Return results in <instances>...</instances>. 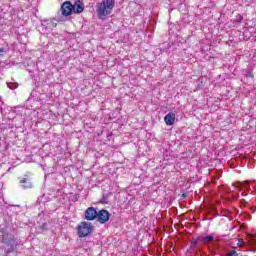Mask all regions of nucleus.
Wrapping results in <instances>:
<instances>
[{"instance_id": "nucleus-4", "label": "nucleus", "mask_w": 256, "mask_h": 256, "mask_svg": "<svg viewBox=\"0 0 256 256\" xmlns=\"http://www.w3.org/2000/svg\"><path fill=\"white\" fill-rule=\"evenodd\" d=\"M62 17H70L73 14V4L69 1L64 2L60 8Z\"/></svg>"}, {"instance_id": "nucleus-6", "label": "nucleus", "mask_w": 256, "mask_h": 256, "mask_svg": "<svg viewBox=\"0 0 256 256\" xmlns=\"http://www.w3.org/2000/svg\"><path fill=\"white\" fill-rule=\"evenodd\" d=\"M97 213H98L97 209H95L93 207H89L85 211L84 219H86V221H93V220L97 219Z\"/></svg>"}, {"instance_id": "nucleus-13", "label": "nucleus", "mask_w": 256, "mask_h": 256, "mask_svg": "<svg viewBox=\"0 0 256 256\" xmlns=\"http://www.w3.org/2000/svg\"><path fill=\"white\" fill-rule=\"evenodd\" d=\"M236 21H237L238 23H241V21H243V16L239 15V16L237 17Z\"/></svg>"}, {"instance_id": "nucleus-8", "label": "nucleus", "mask_w": 256, "mask_h": 256, "mask_svg": "<svg viewBox=\"0 0 256 256\" xmlns=\"http://www.w3.org/2000/svg\"><path fill=\"white\" fill-rule=\"evenodd\" d=\"M72 7H73L72 8L73 13L79 14V13H83V11H85V6L83 5V3L78 2V1H76L74 3V5H72Z\"/></svg>"}, {"instance_id": "nucleus-20", "label": "nucleus", "mask_w": 256, "mask_h": 256, "mask_svg": "<svg viewBox=\"0 0 256 256\" xmlns=\"http://www.w3.org/2000/svg\"><path fill=\"white\" fill-rule=\"evenodd\" d=\"M8 87H9V89H14L13 86H11V85H9V84H8Z\"/></svg>"}, {"instance_id": "nucleus-21", "label": "nucleus", "mask_w": 256, "mask_h": 256, "mask_svg": "<svg viewBox=\"0 0 256 256\" xmlns=\"http://www.w3.org/2000/svg\"><path fill=\"white\" fill-rule=\"evenodd\" d=\"M245 185H249V181H246V182H245Z\"/></svg>"}, {"instance_id": "nucleus-7", "label": "nucleus", "mask_w": 256, "mask_h": 256, "mask_svg": "<svg viewBox=\"0 0 256 256\" xmlns=\"http://www.w3.org/2000/svg\"><path fill=\"white\" fill-rule=\"evenodd\" d=\"M20 179V185L22 189H32L33 188V182H31V178H29L27 175H25L24 178Z\"/></svg>"}, {"instance_id": "nucleus-10", "label": "nucleus", "mask_w": 256, "mask_h": 256, "mask_svg": "<svg viewBox=\"0 0 256 256\" xmlns=\"http://www.w3.org/2000/svg\"><path fill=\"white\" fill-rule=\"evenodd\" d=\"M199 240L205 245H207V243H211V241H215V237H213L212 235H209L205 237H200Z\"/></svg>"}, {"instance_id": "nucleus-18", "label": "nucleus", "mask_w": 256, "mask_h": 256, "mask_svg": "<svg viewBox=\"0 0 256 256\" xmlns=\"http://www.w3.org/2000/svg\"><path fill=\"white\" fill-rule=\"evenodd\" d=\"M57 21H65L63 18H58Z\"/></svg>"}, {"instance_id": "nucleus-17", "label": "nucleus", "mask_w": 256, "mask_h": 256, "mask_svg": "<svg viewBox=\"0 0 256 256\" xmlns=\"http://www.w3.org/2000/svg\"><path fill=\"white\" fill-rule=\"evenodd\" d=\"M50 23L52 24L53 27H57V24H54V23L52 22V20L50 21Z\"/></svg>"}, {"instance_id": "nucleus-2", "label": "nucleus", "mask_w": 256, "mask_h": 256, "mask_svg": "<svg viewBox=\"0 0 256 256\" xmlns=\"http://www.w3.org/2000/svg\"><path fill=\"white\" fill-rule=\"evenodd\" d=\"M15 245V238L3 231L0 249H4L5 253H13L15 251Z\"/></svg>"}, {"instance_id": "nucleus-15", "label": "nucleus", "mask_w": 256, "mask_h": 256, "mask_svg": "<svg viewBox=\"0 0 256 256\" xmlns=\"http://www.w3.org/2000/svg\"><path fill=\"white\" fill-rule=\"evenodd\" d=\"M199 241H201V240H199V238L197 240L192 241V245H197V243H199Z\"/></svg>"}, {"instance_id": "nucleus-1", "label": "nucleus", "mask_w": 256, "mask_h": 256, "mask_svg": "<svg viewBox=\"0 0 256 256\" xmlns=\"http://www.w3.org/2000/svg\"><path fill=\"white\" fill-rule=\"evenodd\" d=\"M115 9V0H102L96 4V13L98 19L105 20Z\"/></svg>"}, {"instance_id": "nucleus-19", "label": "nucleus", "mask_w": 256, "mask_h": 256, "mask_svg": "<svg viewBox=\"0 0 256 256\" xmlns=\"http://www.w3.org/2000/svg\"><path fill=\"white\" fill-rule=\"evenodd\" d=\"M247 193L246 192H242V196L246 197Z\"/></svg>"}, {"instance_id": "nucleus-9", "label": "nucleus", "mask_w": 256, "mask_h": 256, "mask_svg": "<svg viewBox=\"0 0 256 256\" xmlns=\"http://www.w3.org/2000/svg\"><path fill=\"white\" fill-rule=\"evenodd\" d=\"M164 122L166 123V125L171 126L175 124V113H168L165 117H164Z\"/></svg>"}, {"instance_id": "nucleus-12", "label": "nucleus", "mask_w": 256, "mask_h": 256, "mask_svg": "<svg viewBox=\"0 0 256 256\" xmlns=\"http://www.w3.org/2000/svg\"><path fill=\"white\" fill-rule=\"evenodd\" d=\"M5 53H7L5 48H0V57H3V55H5Z\"/></svg>"}, {"instance_id": "nucleus-22", "label": "nucleus", "mask_w": 256, "mask_h": 256, "mask_svg": "<svg viewBox=\"0 0 256 256\" xmlns=\"http://www.w3.org/2000/svg\"><path fill=\"white\" fill-rule=\"evenodd\" d=\"M77 1H78V3L81 2V0H77Z\"/></svg>"}, {"instance_id": "nucleus-5", "label": "nucleus", "mask_w": 256, "mask_h": 256, "mask_svg": "<svg viewBox=\"0 0 256 256\" xmlns=\"http://www.w3.org/2000/svg\"><path fill=\"white\" fill-rule=\"evenodd\" d=\"M96 218H98L99 223L104 224L109 221V219L111 218V214L109 213V211L102 209L97 212Z\"/></svg>"}, {"instance_id": "nucleus-16", "label": "nucleus", "mask_w": 256, "mask_h": 256, "mask_svg": "<svg viewBox=\"0 0 256 256\" xmlns=\"http://www.w3.org/2000/svg\"><path fill=\"white\" fill-rule=\"evenodd\" d=\"M42 229H47V224H42Z\"/></svg>"}, {"instance_id": "nucleus-3", "label": "nucleus", "mask_w": 256, "mask_h": 256, "mask_svg": "<svg viewBox=\"0 0 256 256\" xmlns=\"http://www.w3.org/2000/svg\"><path fill=\"white\" fill-rule=\"evenodd\" d=\"M78 237L82 239L83 237H87L93 233V226L91 223L81 222L80 225L77 227Z\"/></svg>"}, {"instance_id": "nucleus-11", "label": "nucleus", "mask_w": 256, "mask_h": 256, "mask_svg": "<svg viewBox=\"0 0 256 256\" xmlns=\"http://www.w3.org/2000/svg\"><path fill=\"white\" fill-rule=\"evenodd\" d=\"M226 256H239V254L235 250H230Z\"/></svg>"}, {"instance_id": "nucleus-14", "label": "nucleus", "mask_w": 256, "mask_h": 256, "mask_svg": "<svg viewBox=\"0 0 256 256\" xmlns=\"http://www.w3.org/2000/svg\"><path fill=\"white\" fill-rule=\"evenodd\" d=\"M105 199H107V197L103 195L102 200H100V203H106Z\"/></svg>"}]
</instances>
